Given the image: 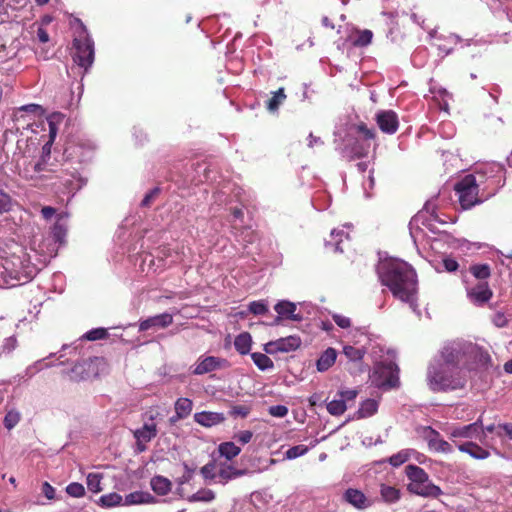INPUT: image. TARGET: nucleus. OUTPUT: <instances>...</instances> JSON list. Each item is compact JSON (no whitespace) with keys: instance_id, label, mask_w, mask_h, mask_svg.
<instances>
[{"instance_id":"obj_1","label":"nucleus","mask_w":512,"mask_h":512,"mask_svg":"<svg viewBox=\"0 0 512 512\" xmlns=\"http://www.w3.org/2000/svg\"><path fill=\"white\" fill-rule=\"evenodd\" d=\"M480 367V347L469 340L456 339L443 345L427 368V384L432 392L461 389L466 372L477 373Z\"/></svg>"},{"instance_id":"obj_2","label":"nucleus","mask_w":512,"mask_h":512,"mask_svg":"<svg viewBox=\"0 0 512 512\" xmlns=\"http://www.w3.org/2000/svg\"><path fill=\"white\" fill-rule=\"evenodd\" d=\"M96 144L89 139L79 138L67 144L62 154L60 175L53 183L56 192L63 194L70 201L78 191L86 186L88 179L85 168L94 158Z\"/></svg>"},{"instance_id":"obj_3","label":"nucleus","mask_w":512,"mask_h":512,"mask_svg":"<svg viewBox=\"0 0 512 512\" xmlns=\"http://www.w3.org/2000/svg\"><path fill=\"white\" fill-rule=\"evenodd\" d=\"M376 272L381 284L388 287L395 298L417 312V274L411 265L396 258H380Z\"/></svg>"},{"instance_id":"obj_4","label":"nucleus","mask_w":512,"mask_h":512,"mask_svg":"<svg viewBox=\"0 0 512 512\" xmlns=\"http://www.w3.org/2000/svg\"><path fill=\"white\" fill-rule=\"evenodd\" d=\"M38 272L39 268L31 262L30 256L22 252L3 260L0 275L8 287H16L30 282Z\"/></svg>"},{"instance_id":"obj_5","label":"nucleus","mask_w":512,"mask_h":512,"mask_svg":"<svg viewBox=\"0 0 512 512\" xmlns=\"http://www.w3.org/2000/svg\"><path fill=\"white\" fill-rule=\"evenodd\" d=\"M77 23L76 33L72 45L75 49L72 59L80 68L87 73L93 66L95 60V44L92 36L90 35L86 25L81 19L76 18Z\"/></svg>"},{"instance_id":"obj_6","label":"nucleus","mask_w":512,"mask_h":512,"mask_svg":"<svg viewBox=\"0 0 512 512\" xmlns=\"http://www.w3.org/2000/svg\"><path fill=\"white\" fill-rule=\"evenodd\" d=\"M405 474L409 480L407 490L411 494L424 498H438L443 494L442 489L430 480L423 468L415 464H408L405 466Z\"/></svg>"},{"instance_id":"obj_7","label":"nucleus","mask_w":512,"mask_h":512,"mask_svg":"<svg viewBox=\"0 0 512 512\" xmlns=\"http://www.w3.org/2000/svg\"><path fill=\"white\" fill-rule=\"evenodd\" d=\"M400 369L395 362H376L369 374L371 385L382 390H392L400 386Z\"/></svg>"},{"instance_id":"obj_8","label":"nucleus","mask_w":512,"mask_h":512,"mask_svg":"<svg viewBox=\"0 0 512 512\" xmlns=\"http://www.w3.org/2000/svg\"><path fill=\"white\" fill-rule=\"evenodd\" d=\"M455 194L463 210H468L480 203L479 186L474 174H467L454 184Z\"/></svg>"},{"instance_id":"obj_9","label":"nucleus","mask_w":512,"mask_h":512,"mask_svg":"<svg viewBox=\"0 0 512 512\" xmlns=\"http://www.w3.org/2000/svg\"><path fill=\"white\" fill-rule=\"evenodd\" d=\"M460 273L467 299L480 307V263H471L468 268L463 263Z\"/></svg>"},{"instance_id":"obj_10","label":"nucleus","mask_w":512,"mask_h":512,"mask_svg":"<svg viewBox=\"0 0 512 512\" xmlns=\"http://www.w3.org/2000/svg\"><path fill=\"white\" fill-rule=\"evenodd\" d=\"M106 366L103 357L93 356L77 361L72 369V378L77 381H85L99 377Z\"/></svg>"},{"instance_id":"obj_11","label":"nucleus","mask_w":512,"mask_h":512,"mask_svg":"<svg viewBox=\"0 0 512 512\" xmlns=\"http://www.w3.org/2000/svg\"><path fill=\"white\" fill-rule=\"evenodd\" d=\"M370 147V142L347 135L341 144L336 145L335 149L343 158L352 161L366 157L370 151Z\"/></svg>"},{"instance_id":"obj_12","label":"nucleus","mask_w":512,"mask_h":512,"mask_svg":"<svg viewBox=\"0 0 512 512\" xmlns=\"http://www.w3.org/2000/svg\"><path fill=\"white\" fill-rule=\"evenodd\" d=\"M486 177L485 189H490L486 197L493 196L496 190L503 185L504 181V169L501 164L498 163H482V177Z\"/></svg>"},{"instance_id":"obj_13","label":"nucleus","mask_w":512,"mask_h":512,"mask_svg":"<svg viewBox=\"0 0 512 512\" xmlns=\"http://www.w3.org/2000/svg\"><path fill=\"white\" fill-rule=\"evenodd\" d=\"M274 310L277 316L274 317L273 321L268 323L270 326L279 325L283 320H291L295 322H301L303 316L301 313H297V304L286 299L277 301L274 305Z\"/></svg>"},{"instance_id":"obj_14","label":"nucleus","mask_w":512,"mask_h":512,"mask_svg":"<svg viewBox=\"0 0 512 512\" xmlns=\"http://www.w3.org/2000/svg\"><path fill=\"white\" fill-rule=\"evenodd\" d=\"M437 241H443L448 248L458 250L464 256H470L480 250V242H470L464 238H455L450 233H442Z\"/></svg>"},{"instance_id":"obj_15","label":"nucleus","mask_w":512,"mask_h":512,"mask_svg":"<svg viewBox=\"0 0 512 512\" xmlns=\"http://www.w3.org/2000/svg\"><path fill=\"white\" fill-rule=\"evenodd\" d=\"M65 115L61 112H53L46 116V122L49 128L48 141L43 145L41 150V156L51 158L52 145L57 137L59 126L63 122Z\"/></svg>"},{"instance_id":"obj_16","label":"nucleus","mask_w":512,"mask_h":512,"mask_svg":"<svg viewBox=\"0 0 512 512\" xmlns=\"http://www.w3.org/2000/svg\"><path fill=\"white\" fill-rule=\"evenodd\" d=\"M193 181L196 183L214 182L216 181L219 172L213 162L203 160L193 164Z\"/></svg>"},{"instance_id":"obj_17","label":"nucleus","mask_w":512,"mask_h":512,"mask_svg":"<svg viewBox=\"0 0 512 512\" xmlns=\"http://www.w3.org/2000/svg\"><path fill=\"white\" fill-rule=\"evenodd\" d=\"M423 436L431 450L445 454L453 452L452 444L444 440L440 433L432 427H425Z\"/></svg>"},{"instance_id":"obj_18","label":"nucleus","mask_w":512,"mask_h":512,"mask_svg":"<svg viewBox=\"0 0 512 512\" xmlns=\"http://www.w3.org/2000/svg\"><path fill=\"white\" fill-rule=\"evenodd\" d=\"M375 121L379 129L386 134L396 133L399 127L398 115L393 110H380L375 115Z\"/></svg>"},{"instance_id":"obj_19","label":"nucleus","mask_w":512,"mask_h":512,"mask_svg":"<svg viewBox=\"0 0 512 512\" xmlns=\"http://www.w3.org/2000/svg\"><path fill=\"white\" fill-rule=\"evenodd\" d=\"M226 359L216 356H201L198 358L196 364L192 367L191 373L193 375H204L221 369L226 364Z\"/></svg>"},{"instance_id":"obj_20","label":"nucleus","mask_w":512,"mask_h":512,"mask_svg":"<svg viewBox=\"0 0 512 512\" xmlns=\"http://www.w3.org/2000/svg\"><path fill=\"white\" fill-rule=\"evenodd\" d=\"M172 322L173 316L168 312H164L161 314L147 317L145 319H140L138 323V329L140 332L148 331L151 329H164L171 325Z\"/></svg>"},{"instance_id":"obj_21","label":"nucleus","mask_w":512,"mask_h":512,"mask_svg":"<svg viewBox=\"0 0 512 512\" xmlns=\"http://www.w3.org/2000/svg\"><path fill=\"white\" fill-rule=\"evenodd\" d=\"M431 221H433V217H431V210L427 212L425 210V205L423 206V209L421 211H419L416 215H414L411 218L409 222V232L415 244L418 234L423 233V229L420 226H430Z\"/></svg>"},{"instance_id":"obj_22","label":"nucleus","mask_w":512,"mask_h":512,"mask_svg":"<svg viewBox=\"0 0 512 512\" xmlns=\"http://www.w3.org/2000/svg\"><path fill=\"white\" fill-rule=\"evenodd\" d=\"M343 500L358 510H365L372 506V501L357 488H348L344 491Z\"/></svg>"},{"instance_id":"obj_23","label":"nucleus","mask_w":512,"mask_h":512,"mask_svg":"<svg viewBox=\"0 0 512 512\" xmlns=\"http://www.w3.org/2000/svg\"><path fill=\"white\" fill-rule=\"evenodd\" d=\"M378 409L379 401L374 398H367L360 403L358 410L349 416L347 421L372 417L378 412Z\"/></svg>"},{"instance_id":"obj_24","label":"nucleus","mask_w":512,"mask_h":512,"mask_svg":"<svg viewBox=\"0 0 512 512\" xmlns=\"http://www.w3.org/2000/svg\"><path fill=\"white\" fill-rule=\"evenodd\" d=\"M67 218L66 213H59L56 215V221L51 226L50 235L55 243L62 245L65 243L67 235Z\"/></svg>"},{"instance_id":"obj_25","label":"nucleus","mask_w":512,"mask_h":512,"mask_svg":"<svg viewBox=\"0 0 512 512\" xmlns=\"http://www.w3.org/2000/svg\"><path fill=\"white\" fill-rule=\"evenodd\" d=\"M225 416L221 412L201 411L194 414V421L203 427H213L225 421Z\"/></svg>"},{"instance_id":"obj_26","label":"nucleus","mask_w":512,"mask_h":512,"mask_svg":"<svg viewBox=\"0 0 512 512\" xmlns=\"http://www.w3.org/2000/svg\"><path fill=\"white\" fill-rule=\"evenodd\" d=\"M44 114L45 109L41 105L30 103L18 108L14 113V117L16 122H20L22 120L26 122V118H29V120L32 116L34 118H42Z\"/></svg>"},{"instance_id":"obj_27","label":"nucleus","mask_w":512,"mask_h":512,"mask_svg":"<svg viewBox=\"0 0 512 512\" xmlns=\"http://www.w3.org/2000/svg\"><path fill=\"white\" fill-rule=\"evenodd\" d=\"M337 350L333 347H328L324 350L316 360V369L318 372L328 371L336 362Z\"/></svg>"},{"instance_id":"obj_28","label":"nucleus","mask_w":512,"mask_h":512,"mask_svg":"<svg viewBox=\"0 0 512 512\" xmlns=\"http://www.w3.org/2000/svg\"><path fill=\"white\" fill-rule=\"evenodd\" d=\"M157 498L147 491H134L127 494L124 498L123 505H139L156 503Z\"/></svg>"},{"instance_id":"obj_29","label":"nucleus","mask_w":512,"mask_h":512,"mask_svg":"<svg viewBox=\"0 0 512 512\" xmlns=\"http://www.w3.org/2000/svg\"><path fill=\"white\" fill-rule=\"evenodd\" d=\"M373 39V32L369 29L356 30L355 35L349 36L344 44L350 43L353 47H366L371 44Z\"/></svg>"},{"instance_id":"obj_30","label":"nucleus","mask_w":512,"mask_h":512,"mask_svg":"<svg viewBox=\"0 0 512 512\" xmlns=\"http://www.w3.org/2000/svg\"><path fill=\"white\" fill-rule=\"evenodd\" d=\"M344 239L349 240L348 233L344 230L333 229L330 233V239L325 240V246L333 248L336 253H342L344 251L342 247Z\"/></svg>"},{"instance_id":"obj_31","label":"nucleus","mask_w":512,"mask_h":512,"mask_svg":"<svg viewBox=\"0 0 512 512\" xmlns=\"http://www.w3.org/2000/svg\"><path fill=\"white\" fill-rule=\"evenodd\" d=\"M438 200V197L435 199H429L425 202V210L427 212L431 209V217H433V221L437 222L439 224H447V223H455L456 217L455 216H447V215H440L438 210V205L436 201Z\"/></svg>"},{"instance_id":"obj_32","label":"nucleus","mask_w":512,"mask_h":512,"mask_svg":"<svg viewBox=\"0 0 512 512\" xmlns=\"http://www.w3.org/2000/svg\"><path fill=\"white\" fill-rule=\"evenodd\" d=\"M150 486L157 495L165 496L171 491L172 482L162 475H155L150 480Z\"/></svg>"},{"instance_id":"obj_33","label":"nucleus","mask_w":512,"mask_h":512,"mask_svg":"<svg viewBox=\"0 0 512 512\" xmlns=\"http://www.w3.org/2000/svg\"><path fill=\"white\" fill-rule=\"evenodd\" d=\"M379 493L381 500L386 504L397 503L401 498V491L386 483L380 484Z\"/></svg>"},{"instance_id":"obj_34","label":"nucleus","mask_w":512,"mask_h":512,"mask_svg":"<svg viewBox=\"0 0 512 512\" xmlns=\"http://www.w3.org/2000/svg\"><path fill=\"white\" fill-rule=\"evenodd\" d=\"M250 471L246 468L238 469L232 465H226L220 468L218 476L221 478V483L226 484L228 481L236 479L238 477L249 474Z\"/></svg>"},{"instance_id":"obj_35","label":"nucleus","mask_w":512,"mask_h":512,"mask_svg":"<svg viewBox=\"0 0 512 512\" xmlns=\"http://www.w3.org/2000/svg\"><path fill=\"white\" fill-rule=\"evenodd\" d=\"M252 343H253L252 336L249 332H241L234 339L235 350L240 355L251 354L250 351H251Z\"/></svg>"},{"instance_id":"obj_36","label":"nucleus","mask_w":512,"mask_h":512,"mask_svg":"<svg viewBox=\"0 0 512 512\" xmlns=\"http://www.w3.org/2000/svg\"><path fill=\"white\" fill-rule=\"evenodd\" d=\"M247 313H251L255 316H263L269 314L268 301L266 299H261L249 302L247 305V311H241L239 314L241 317H245Z\"/></svg>"},{"instance_id":"obj_37","label":"nucleus","mask_w":512,"mask_h":512,"mask_svg":"<svg viewBox=\"0 0 512 512\" xmlns=\"http://www.w3.org/2000/svg\"><path fill=\"white\" fill-rule=\"evenodd\" d=\"M134 438L139 441L150 442L157 435L155 423H144L141 428L134 431Z\"/></svg>"},{"instance_id":"obj_38","label":"nucleus","mask_w":512,"mask_h":512,"mask_svg":"<svg viewBox=\"0 0 512 512\" xmlns=\"http://www.w3.org/2000/svg\"><path fill=\"white\" fill-rule=\"evenodd\" d=\"M32 171L35 174H40L42 172H53L56 173L55 177L57 175H60V169L58 170L56 168V165L51 162V158H47L45 156L39 157V159L32 165Z\"/></svg>"},{"instance_id":"obj_39","label":"nucleus","mask_w":512,"mask_h":512,"mask_svg":"<svg viewBox=\"0 0 512 512\" xmlns=\"http://www.w3.org/2000/svg\"><path fill=\"white\" fill-rule=\"evenodd\" d=\"M286 98L285 89L280 87L278 90L272 92L271 98L266 101V109L272 114L277 112Z\"/></svg>"},{"instance_id":"obj_40","label":"nucleus","mask_w":512,"mask_h":512,"mask_svg":"<svg viewBox=\"0 0 512 512\" xmlns=\"http://www.w3.org/2000/svg\"><path fill=\"white\" fill-rule=\"evenodd\" d=\"M479 429H480V417L478 419H476V421L471 424L455 427L451 432V436L471 438L474 434L478 433Z\"/></svg>"},{"instance_id":"obj_41","label":"nucleus","mask_w":512,"mask_h":512,"mask_svg":"<svg viewBox=\"0 0 512 512\" xmlns=\"http://www.w3.org/2000/svg\"><path fill=\"white\" fill-rule=\"evenodd\" d=\"M241 452V448L232 441L222 442L218 446V453L221 457L231 461L237 457Z\"/></svg>"},{"instance_id":"obj_42","label":"nucleus","mask_w":512,"mask_h":512,"mask_svg":"<svg viewBox=\"0 0 512 512\" xmlns=\"http://www.w3.org/2000/svg\"><path fill=\"white\" fill-rule=\"evenodd\" d=\"M319 443L318 439H314L310 446H306L304 444H298L290 447L286 452L284 453L285 459L288 460H294L298 457L304 456L306 453H308L310 448L315 447Z\"/></svg>"},{"instance_id":"obj_43","label":"nucleus","mask_w":512,"mask_h":512,"mask_svg":"<svg viewBox=\"0 0 512 512\" xmlns=\"http://www.w3.org/2000/svg\"><path fill=\"white\" fill-rule=\"evenodd\" d=\"M332 202V196L327 191H317L312 199V206L318 211L326 210Z\"/></svg>"},{"instance_id":"obj_44","label":"nucleus","mask_w":512,"mask_h":512,"mask_svg":"<svg viewBox=\"0 0 512 512\" xmlns=\"http://www.w3.org/2000/svg\"><path fill=\"white\" fill-rule=\"evenodd\" d=\"M280 352L288 353L296 351L301 346V338L297 335H290L278 339Z\"/></svg>"},{"instance_id":"obj_45","label":"nucleus","mask_w":512,"mask_h":512,"mask_svg":"<svg viewBox=\"0 0 512 512\" xmlns=\"http://www.w3.org/2000/svg\"><path fill=\"white\" fill-rule=\"evenodd\" d=\"M123 502L124 500L122 496L117 492L104 494L100 496V498L97 500V504L102 508H112L120 506L123 505Z\"/></svg>"},{"instance_id":"obj_46","label":"nucleus","mask_w":512,"mask_h":512,"mask_svg":"<svg viewBox=\"0 0 512 512\" xmlns=\"http://www.w3.org/2000/svg\"><path fill=\"white\" fill-rule=\"evenodd\" d=\"M412 454H418V452L414 449H402L399 452L390 456L387 461L392 467H400L404 463H406L411 457Z\"/></svg>"},{"instance_id":"obj_47","label":"nucleus","mask_w":512,"mask_h":512,"mask_svg":"<svg viewBox=\"0 0 512 512\" xmlns=\"http://www.w3.org/2000/svg\"><path fill=\"white\" fill-rule=\"evenodd\" d=\"M250 356L253 360V363L260 371H268L274 368L273 361L265 353L253 352L250 354Z\"/></svg>"},{"instance_id":"obj_48","label":"nucleus","mask_w":512,"mask_h":512,"mask_svg":"<svg viewBox=\"0 0 512 512\" xmlns=\"http://www.w3.org/2000/svg\"><path fill=\"white\" fill-rule=\"evenodd\" d=\"M140 261L139 263V269L141 272H144L146 271V268L145 266L147 265V272L153 270V271H156V268H154V265H155V260H154V257L148 253V252H141V253H138L136 256H135V264H137V262Z\"/></svg>"},{"instance_id":"obj_49","label":"nucleus","mask_w":512,"mask_h":512,"mask_svg":"<svg viewBox=\"0 0 512 512\" xmlns=\"http://www.w3.org/2000/svg\"><path fill=\"white\" fill-rule=\"evenodd\" d=\"M192 407V400L185 397L178 398L174 404L175 412H177L180 417L184 418H187L191 414Z\"/></svg>"},{"instance_id":"obj_50","label":"nucleus","mask_w":512,"mask_h":512,"mask_svg":"<svg viewBox=\"0 0 512 512\" xmlns=\"http://www.w3.org/2000/svg\"><path fill=\"white\" fill-rule=\"evenodd\" d=\"M459 451L469 454L471 457L475 459H480V446L476 443L465 440L463 442H455Z\"/></svg>"},{"instance_id":"obj_51","label":"nucleus","mask_w":512,"mask_h":512,"mask_svg":"<svg viewBox=\"0 0 512 512\" xmlns=\"http://www.w3.org/2000/svg\"><path fill=\"white\" fill-rule=\"evenodd\" d=\"M215 499V493L211 489L201 488L196 493L190 495L187 500L191 503L194 502H211Z\"/></svg>"},{"instance_id":"obj_52","label":"nucleus","mask_w":512,"mask_h":512,"mask_svg":"<svg viewBox=\"0 0 512 512\" xmlns=\"http://www.w3.org/2000/svg\"><path fill=\"white\" fill-rule=\"evenodd\" d=\"M20 419L21 413L17 409H7L3 418V425L7 430H12L19 423Z\"/></svg>"},{"instance_id":"obj_53","label":"nucleus","mask_w":512,"mask_h":512,"mask_svg":"<svg viewBox=\"0 0 512 512\" xmlns=\"http://www.w3.org/2000/svg\"><path fill=\"white\" fill-rule=\"evenodd\" d=\"M343 354L347 357L349 361L358 362L362 361L364 355L366 354V348H356L351 345H345L343 347Z\"/></svg>"},{"instance_id":"obj_54","label":"nucleus","mask_w":512,"mask_h":512,"mask_svg":"<svg viewBox=\"0 0 512 512\" xmlns=\"http://www.w3.org/2000/svg\"><path fill=\"white\" fill-rule=\"evenodd\" d=\"M429 91L431 94H433L434 98H440L442 100V103H440V108L442 110L448 111V102L445 100V98L449 95L448 91L436 83H430Z\"/></svg>"},{"instance_id":"obj_55","label":"nucleus","mask_w":512,"mask_h":512,"mask_svg":"<svg viewBox=\"0 0 512 512\" xmlns=\"http://www.w3.org/2000/svg\"><path fill=\"white\" fill-rule=\"evenodd\" d=\"M3 185H5L4 180L0 178V215L11 211L13 206V199L2 189Z\"/></svg>"},{"instance_id":"obj_56","label":"nucleus","mask_w":512,"mask_h":512,"mask_svg":"<svg viewBox=\"0 0 512 512\" xmlns=\"http://www.w3.org/2000/svg\"><path fill=\"white\" fill-rule=\"evenodd\" d=\"M109 336L108 330L104 327H97L88 330L83 334L82 339L88 341H96L106 339Z\"/></svg>"},{"instance_id":"obj_57","label":"nucleus","mask_w":512,"mask_h":512,"mask_svg":"<svg viewBox=\"0 0 512 512\" xmlns=\"http://www.w3.org/2000/svg\"><path fill=\"white\" fill-rule=\"evenodd\" d=\"M102 475L100 473H89L86 477V484L89 491L92 493H99L102 491L101 487Z\"/></svg>"},{"instance_id":"obj_58","label":"nucleus","mask_w":512,"mask_h":512,"mask_svg":"<svg viewBox=\"0 0 512 512\" xmlns=\"http://www.w3.org/2000/svg\"><path fill=\"white\" fill-rule=\"evenodd\" d=\"M326 408L332 416H340L347 410V404L339 397L327 403Z\"/></svg>"},{"instance_id":"obj_59","label":"nucleus","mask_w":512,"mask_h":512,"mask_svg":"<svg viewBox=\"0 0 512 512\" xmlns=\"http://www.w3.org/2000/svg\"><path fill=\"white\" fill-rule=\"evenodd\" d=\"M182 466L184 469V473L181 477L177 478L176 480L178 486H183L184 484L189 483L193 479L195 470L197 468L195 464L190 465L187 462H183Z\"/></svg>"},{"instance_id":"obj_60","label":"nucleus","mask_w":512,"mask_h":512,"mask_svg":"<svg viewBox=\"0 0 512 512\" xmlns=\"http://www.w3.org/2000/svg\"><path fill=\"white\" fill-rule=\"evenodd\" d=\"M200 474L206 482L214 481L217 477L216 463L214 461H209L207 464L200 468Z\"/></svg>"},{"instance_id":"obj_61","label":"nucleus","mask_w":512,"mask_h":512,"mask_svg":"<svg viewBox=\"0 0 512 512\" xmlns=\"http://www.w3.org/2000/svg\"><path fill=\"white\" fill-rule=\"evenodd\" d=\"M17 347V339L15 335L4 339L3 344L0 346V357L12 353Z\"/></svg>"},{"instance_id":"obj_62","label":"nucleus","mask_w":512,"mask_h":512,"mask_svg":"<svg viewBox=\"0 0 512 512\" xmlns=\"http://www.w3.org/2000/svg\"><path fill=\"white\" fill-rule=\"evenodd\" d=\"M160 192H161V189L159 187H157V186L153 187L150 190H148L145 193L143 199L141 200L140 206L144 207V208L150 207L151 204L154 202V200L158 197Z\"/></svg>"},{"instance_id":"obj_63","label":"nucleus","mask_w":512,"mask_h":512,"mask_svg":"<svg viewBox=\"0 0 512 512\" xmlns=\"http://www.w3.org/2000/svg\"><path fill=\"white\" fill-rule=\"evenodd\" d=\"M66 493L74 498H80L85 495V488L79 482H71L66 486Z\"/></svg>"},{"instance_id":"obj_64","label":"nucleus","mask_w":512,"mask_h":512,"mask_svg":"<svg viewBox=\"0 0 512 512\" xmlns=\"http://www.w3.org/2000/svg\"><path fill=\"white\" fill-rule=\"evenodd\" d=\"M357 132L363 136V141L370 142L375 138L374 129L368 128L365 123H360L356 126Z\"/></svg>"}]
</instances>
